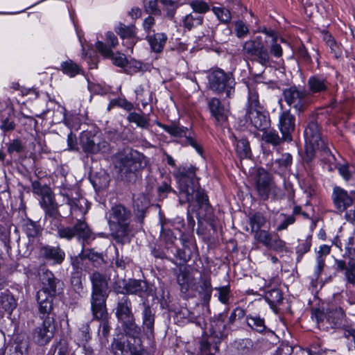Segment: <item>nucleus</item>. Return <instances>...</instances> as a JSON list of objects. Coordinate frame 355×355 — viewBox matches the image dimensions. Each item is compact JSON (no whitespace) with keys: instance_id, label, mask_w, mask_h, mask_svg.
<instances>
[{"instance_id":"obj_1","label":"nucleus","mask_w":355,"mask_h":355,"mask_svg":"<svg viewBox=\"0 0 355 355\" xmlns=\"http://www.w3.org/2000/svg\"><path fill=\"white\" fill-rule=\"evenodd\" d=\"M196 170L193 166H184L179 168L174 173L179 184L180 201L182 203L196 202L199 207L197 213L198 223L205 221L214 228L215 217L213 209L204 191L199 188Z\"/></svg>"},{"instance_id":"obj_2","label":"nucleus","mask_w":355,"mask_h":355,"mask_svg":"<svg viewBox=\"0 0 355 355\" xmlns=\"http://www.w3.org/2000/svg\"><path fill=\"white\" fill-rule=\"evenodd\" d=\"M92 283L91 311L98 318L106 315V300L109 295V278L103 273L94 270L89 274Z\"/></svg>"},{"instance_id":"obj_3","label":"nucleus","mask_w":355,"mask_h":355,"mask_svg":"<svg viewBox=\"0 0 355 355\" xmlns=\"http://www.w3.org/2000/svg\"><path fill=\"white\" fill-rule=\"evenodd\" d=\"M268 42L267 37L263 39L261 36H257L254 39L247 40L242 46L243 54L248 59L263 67L270 66L272 60L266 45Z\"/></svg>"},{"instance_id":"obj_4","label":"nucleus","mask_w":355,"mask_h":355,"mask_svg":"<svg viewBox=\"0 0 355 355\" xmlns=\"http://www.w3.org/2000/svg\"><path fill=\"white\" fill-rule=\"evenodd\" d=\"M209 85L211 90L225 93L226 98H231L235 94V80L232 73H227L220 69L213 70L208 75Z\"/></svg>"},{"instance_id":"obj_5","label":"nucleus","mask_w":355,"mask_h":355,"mask_svg":"<svg viewBox=\"0 0 355 355\" xmlns=\"http://www.w3.org/2000/svg\"><path fill=\"white\" fill-rule=\"evenodd\" d=\"M131 212L122 205H116L110 211L109 223L114 228V235L123 239L129 234Z\"/></svg>"},{"instance_id":"obj_6","label":"nucleus","mask_w":355,"mask_h":355,"mask_svg":"<svg viewBox=\"0 0 355 355\" xmlns=\"http://www.w3.org/2000/svg\"><path fill=\"white\" fill-rule=\"evenodd\" d=\"M284 100L298 115L304 112L311 103L309 93L304 89L293 85L283 90Z\"/></svg>"},{"instance_id":"obj_7","label":"nucleus","mask_w":355,"mask_h":355,"mask_svg":"<svg viewBox=\"0 0 355 355\" xmlns=\"http://www.w3.org/2000/svg\"><path fill=\"white\" fill-rule=\"evenodd\" d=\"M304 139L306 153L308 156H310V159L313 157L314 153L317 150L329 151L316 122L311 121L308 124L304 130Z\"/></svg>"},{"instance_id":"obj_8","label":"nucleus","mask_w":355,"mask_h":355,"mask_svg":"<svg viewBox=\"0 0 355 355\" xmlns=\"http://www.w3.org/2000/svg\"><path fill=\"white\" fill-rule=\"evenodd\" d=\"M255 189L261 200H266L270 194L277 197L280 191L270 174L263 169H259L255 178Z\"/></svg>"},{"instance_id":"obj_9","label":"nucleus","mask_w":355,"mask_h":355,"mask_svg":"<svg viewBox=\"0 0 355 355\" xmlns=\"http://www.w3.org/2000/svg\"><path fill=\"white\" fill-rule=\"evenodd\" d=\"M155 123L157 126L162 128L172 137L179 138L184 137L187 144L192 146L200 155H202L203 150L201 145L191 137L189 129L187 127L180 125V124L177 121H172L168 125L163 124L159 121H157Z\"/></svg>"},{"instance_id":"obj_10","label":"nucleus","mask_w":355,"mask_h":355,"mask_svg":"<svg viewBox=\"0 0 355 355\" xmlns=\"http://www.w3.org/2000/svg\"><path fill=\"white\" fill-rule=\"evenodd\" d=\"M245 125L250 132L265 131L270 125V117L263 109L245 111Z\"/></svg>"},{"instance_id":"obj_11","label":"nucleus","mask_w":355,"mask_h":355,"mask_svg":"<svg viewBox=\"0 0 355 355\" xmlns=\"http://www.w3.org/2000/svg\"><path fill=\"white\" fill-rule=\"evenodd\" d=\"M81 147L87 154L105 153L109 149L108 143L101 141L94 134L89 131H83L80 137Z\"/></svg>"},{"instance_id":"obj_12","label":"nucleus","mask_w":355,"mask_h":355,"mask_svg":"<svg viewBox=\"0 0 355 355\" xmlns=\"http://www.w3.org/2000/svg\"><path fill=\"white\" fill-rule=\"evenodd\" d=\"M91 233L87 224L80 220H78L73 227L61 226L58 229V237L67 241L76 236L79 239L87 240L90 237Z\"/></svg>"},{"instance_id":"obj_13","label":"nucleus","mask_w":355,"mask_h":355,"mask_svg":"<svg viewBox=\"0 0 355 355\" xmlns=\"http://www.w3.org/2000/svg\"><path fill=\"white\" fill-rule=\"evenodd\" d=\"M312 318L318 323L322 322L326 319L332 328H337L343 324L344 311L340 307L329 308L326 313L320 309H314L312 311Z\"/></svg>"},{"instance_id":"obj_14","label":"nucleus","mask_w":355,"mask_h":355,"mask_svg":"<svg viewBox=\"0 0 355 355\" xmlns=\"http://www.w3.org/2000/svg\"><path fill=\"white\" fill-rule=\"evenodd\" d=\"M208 108L214 124L218 126L224 125L230 115V109L225 107L217 98H211L208 101Z\"/></svg>"},{"instance_id":"obj_15","label":"nucleus","mask_w":355,"mask_h":355,"mask_svg":"<svg viewBox=\"0 0 355 355\" xmlns=\"http://www.w3.org/2000/svg\"><path fill=\"white\" fill-rule=\"evenodd\" d=\"M54 330V318L53 316L46 317L43 320L42 324L35 330L33 335L35 341L40 345L49 343L53 337Z\"/></svg>"},{"instance_id":"obj_16","label":"nucleus","mask_w":355,"mask_h":355,"mask_svg":"<svg viewBox=\"0 0 355 355\" xmlns=\"http://www.w3.org/2000/svg\"><path fill=\"white\" fill-rule=\"evenodd\" d=\"M279 127L284 141L292 140L291 134L295 130V118L290 110L283 112L279 117Z\"/></svg>"},{"instance_id":"obj_17","label":"nucleus","mask_w":355,"mask_h":355,"mask_svg":"<svg viewBox=\"0 0 355 355\" xmlns=\"http://www.w3.org/2000/svg\"><path fill=\"white\" fill-rule=\"evenodd\" d=\"M309 94H324L329 89L330 83L322 75H313L307 80Z\"/></svg>"},{"instance_id":"obj_18","label":"nucleus","mask_w":355,"mask_h":355,"mask_svg":"<svg viewBox=\"0 0 355 355\" xmlns=\"http://www.w3.org/2000/svg\"><path fill=\"white\" fill-rule=\"evenodd\" d=\"M114 29L121 39L126 40L124 45H126L128 49L132 52V48L137 41L135 26L134 25L126 26L119 23Z\"/></svg>"},{"instance_id":"obj_19","label":"nucleus","mask_w":355,"mask_h":355,"mask_svg":"<svg viewBox=\"0 0 355 355\" xmlns=\"http://www.w3.org/2000/svg\"><path fill=\"white\" fill-rule=\"evenodd\" d=\"M42 257L53 264H60L65 258V253L60 247L46 245L40 250Z\"/></svg>"},{"instance_id":"obj_20","label":"nucleus","mask_w":355,"mask_h":355,"mask_svg":"<svg viewBox=\"0 0 355 355\" xmlns=\"http://www.w3.org/2000/svg\"><path fill=\"white\" fill-rule=\"evenodd\" d=\"M116 315L120 322L135 318L132 312V304L128 297L123 296L119 301L116 309Z\"/></svg>"},{"instance_id":"obj_21","label":"nucleus","mask_w":355,"mask_h":355,"mask_svg":"<svg viewBox=\"0 0 355 355\" xmlns=\"http://www.w3.org/2000/svg\"><path fill=\"white\" fill-rule=\"evenodd\" d=\"M96 48L103 55L110 58L114 65L123 67L127 64V59L124 54H114L112 51L103 42L98 41L96 43Z\"/></svg>"},{"instance_id":"obj_22","label":"nucleus","mask_w":355,"mask_h":355,"mask_svg":"<svg viewBox=\"0 0 355 355\" xmlns=\"http://www.w3.org/2000/svg\"><path fill=\"white\" fill-rule=\"evenodd\" d=\"M228 311L229 309H227L225 312L219 313L210 322V333L216 338L220 339L225 336L226 329L225 321Z\"/></svg>"},{"instance_id":"obj_23","label":"nucleus","mask_w":355,"mask_h":355,"mask_svg":"<svg viewBox=\"0 0 355 355\" xmlns=\"http://www.w3.org/2000/svg\"><path fill=\"white\" fill-rule=\"evenodd\" d=\"M54 297H49L44 292H37V300L39 304V311L40 317L44 320L46 317L53 316L51 313L53 309V300Z\"/></svg>"},{"instance_id":"obj_24","label":"nucleus","mask_w":355,"mask_h":355,"mask_svg":"<svg viewBox=\"0 0 355 355\" xmlns=\"http://www.w3.org/2000/svg\"><path fill=\"white\" fill-rule=\"evenodd\" d=\"M144 310L142 311V328L148 336H153L155 324V313L150 306L143 303Z\"/></svg>"},{"instance_id":"obj_25","label":"nucleus","mask_w":355,"mask_h":355,"mask_svg":"<svg viewBox=\"0 0 355 355\" xmlns=\"http://www.w3.org/2000/svg\"><path fill=\"white\" fill-rule=\"evenodd\" d=\"M42 288L38 292H44L49 297H54L58 282L53 274L50 271H46L42 278Z\"/></svg>"},{"instance_id":"obj_26","label":"nucleus","mask_w":355,"mask_h":355,"mask_svg":"<svg viewBox=\"0 0 355 355\" xmlns=\"http://www.w3.org/2000/svg\"><path fill=\"white\" fill-rule=\"evenodd\" d=\"M128 294L137 295L143 297L148 291V284L144 281L132 279L130 280L125 286Z\"/></svg>"},{"instance_id":"obj_27","label":"nucleus","mask_w":355,"mask_h":355,"mask_svg":"<svg viewBox=\"0 0 355 355\" xmlns=\"http://www.w3.org/2000/svg\"><path fill=\"white\" fill-rule=\"evenodd\" d=\"M177 282L182 292L186 293L193 283V277L187 268H180L177 274Z\"/></svg>"},{"instance_id":"obj_28","label":"nucleus","mask_w":355,"mask_h":355,"mask_svg":"<svg viewBox=\"0 0 355 355\" xmlns=\"http://www.w3.org/2000/svg\"><path fill=\"white\" fill-rule=\"evenodd\" d=\"M336 268L338 270H345V277L348 284H355V263L349 262L347 265L343 260H336Z\"/></svg>"},{"instance_id":"obj_29","label":"nucleus","mask_w":355,"mask_h":355,"mask_svg":"<svg viewBox=\"0 0 355 355\" xmlns=\"http://www.w3.org/2000/svg\"><path fill=\"white\" fill-rule=\"evenodd\" d=\"M122 327L126 336L134 339H139L141 334V327L136 324L135 318H132L123 322Z\"/></svg>"},{"instance_id":"obj_30","label":"nucleus","mask_w":355,"mask_h":355,"mask_svg":"<svg viewBox=\"0 0 355 355\" xmlns=\"http://www.w3.org/2000/svg\"><path fill=\"white\" fill-rule=\"evenodd\" d=\"M203 16L197 12H191L185 15L182 19L183 27L188 31L191 30L202 24Z\"/></svg>"},{"instance_id":"obj_31","label":"nucleus","mask_w":355,"mask_h":355,"mask_svg":"<svg viewBox=\"0 0 355 355\" xmlns=\"http://www.w3.org/2000/svg\"><path fill=\"white\" fill-rule=\"evenodd\" d=\"M235 148L236 152L241 159H247L251 157L250 143L247 139H235Z\"/></svg>"},{"instance_id":"obj_32","label":"nucleus","mask_w":355,"mask_h":355,"mask_svg":"<svg viewBox=\"0 0 355 355\" xmlns=\"http://www.w3.org/2000/svg\"><path fill=\"white\" fill-rule=\"evenodd\" d=\"M323 40L325 42L327 46L330 49L331 53L333 54L336 58H339L342 55V49L339 44H338L334 38L328 32L324 31Z\"/></svg>"},{"instance_id":"obj_33","label":"nucleus","mask_w":355,"mask_h":355,"mask_svg":"<svg viewBox=\"0 0 355 355\" xmlns=\"http://www.w3.org/2000/svg\"><path fill=\"white\" fill-rule=\"evenodd\" d=\"M167 40V36L164 33H156L148 37V42L151 49L156 53L163 50L164 46Z\"/></svg>"},{"instance_id":"obj_34","label":"nucleus","mask_w":355,"mask_h":355,"mask_svg":"<svg viewBox=\"0 0 355 355\" xmlns=\"http://www.w3.org/2000/svg\"><path fill=\"white\" fill-rule=\"evenodd\" d=\"M259 109H263V107L259 103L257 90L254 87H248V98L245 111Z\"/></svg>"},{"instance_id":"obj_35","label":"nucleus","mask_w":355,"mask_h":355,"mask_svg":"<svg viewBox=\"0 0 355 355\" xmlns=\"http://www.w3.org/2000/svg\"><path fill=\"white\" fill-rule=\"evenodd\" d=\"M247 324L252 329L259 333L265 331L266 327L265 325V320L258 315H248L246 316Z\"/></svg>"},{"instance_id":"obj_36","label":"nucleus","mask_w":355,"mask_h":355,"mask_svg":"<svg viewBox=\"0 0 355 355\" xmlns=\"http://www.w3.org/2000/svg\"><path fill=\"white\" fill-rule=\"evenodd\" d=\"M212 11L221 23L228 24L230 22L232 15L228 9L224 7L214 6L212 8Z\"/></svg>"},{"instance_id":"obj_37","label":"nucleus","mask_w":355,"mask_h":355,"mask_svg":"<svg viewBox=\"0 0 355 355\" xmlns=\"http://www.w3.org/2000/svg\"><path fill=\"white\" fill-rule=\"evenodd\" d=\"M59 205L57 202L47 206L42 209L44 211V219L46 220H49L51 222L53 220H59L61 217V214L58 210Z\"/></svg>"},{"instance_id":"obj_38","label":"nucleus","mask_w":355,"mask_h":355,"mask_svg":"<svg viewBox=\"0 0 355 355\" xmlns=\"http://www.w3.org/2000/svg\"><path fill=\"white\" fill-rule=\"evenodd\" d=\"M180 0H160L164 9L166 11L168 18L173 19L180 5Z\"/></svg>"},{"instance_id":"obj_39","label":"nucleus","mask_w":355,"mask_h":355,"mask_svg":"<svg viewBox=\"0 0 355 355\" xmlns=\"http://www.w3.org/2000/svg\"><path fill=\"white\" fill-rule=\"evenodd\" d=\"M266 218L259 212L255 213L250 218V225L251 226L252 232H256L261 230L260 229L265 225Z\"/></svg>"},{"instance_id":"obj_40","label":"nucleus","mask_w":355,"mask_h":355,"mask_svg":"<svg viewBox=\"0 0 355 355\" xmlns=\"http://www.w3.org/2000/svg\"><path fill=\"white\" fill-rule=\"evenodd\" d=\"M61 67L63 73L70 77H74L80 71L79 66L71 60L62 62Z\"/></svg>"},{"instance_id":"obj_41","label":"nucleus","mask_w":355,"mask_h":355,"mask_svg":"<svg viewBox=\"0 0 355 355\" xmlns=\"http://www.w3.org/2000/svg\"><path fill=\"white\" fill-rule=\"evenodd\" d=\"M293 158L291 155L289 153H285L282 155L279 159L275 160L274 164L277 165L279 168L275 169L276 172L281 173L288 168H289L292 164Z\"/></svg>"},{"instance_id":"obj_42","label":"nucleus","mask_w":355,"mask_h":355,"mask_svg":"<svg viewBox=\"0 0 355 355\" xmlns=\"http://www.w3.org/2000/svg\"><path fill=\"white\" fill-rule=\"evenodd\" d=\"M0 306L5 311H12L15 308L16 303L14 297L6 293H1Z\"/></svg>"},{"instance_id":"obj_43","label":"nucleus","mask_w":355,"mask_h":355,"mask_svg":"<svg viewBox=\"0 0 355 355\" xmlns=\"http://www.w3.org/2000/svg\"><path fill=\"white\" fill-rule=\"evenodd\" d=\"M127 119L129 122L135 123L139 127L143 128H147L149 125L148 119L144 116L137 112H130L128 114Z\"/></svg>"},{"instance_id":"obj_44","label":"nucleus","mask_w":355,"mask_h":355,"mask_svg":"<svg viewBox=\"0 0 355 355\" xmlns=\"http://www.w3.org/2000/svg\"><path fill=\"white\" fill-rule=\"evenodd\" d=\"M263 132L262 139L266 143L273 146H277L282 142V139L275 130H265Z\"/></svg>"},{"instance_id":"obj_45","label":"nucleus","mask_w":355,"mask_h":355,"mask_svg":"<svg viewBox=\"0 0 355 355\" xmlns=\"http://www.w3.org/2000/svg\"><path fill=\"white\" fill-rule=\"evenodd\" d=\"M149 204L148 198L144 195H139L134 200V206L142 217H144L145 210L148 207Z\"/></svg>"},{"instance_id":"obj_46","label":"nucleus","mask_w":355,"mask_h":355,"mask_svg":"<svg viewBox=\"0 0 355 355\" xmlns=\"http://www.w3.org/2000/svg\"><path fill=\"white\" fill-rule=\"evenodd\" d=\"M161 239L164 241L167 250H168L174 244L177 238L174 236L173 232L171 230L164 229L162 227Z\"/></svg>"},{"instance_id":"obj_47","label":"nucleus","mask_w":355,"mask_h":355,"mask_svg":"<svg viewBox=\"0 0 355 355\" xmlns=\"http://www.w3.org/2000/svg\"><path fill=\"white\" fill-rule=\"evenodd\" d=\"M215 290L218 292V299L223 304H228L231 297V291L229 286L216 287Z\"/></svg>"},{"instance_id":"obj_48","label":"nucleus","mask_w":355,"mask_h":355,"mask_svg":"<svg viewBox=\"0 0 355 355\" xmlns=\"http://www.w3.org/2000/svg\"><path fill=\"white\" fill-rule=\"evenodd\" d=\"M200 288V293L203 295V298L205 300H209L212 291L210 279L208 277L202 278L201 279Z\"/></svg>"},{"instance_id":"obj_49","label":"nucleus","mask_w":355,"mask_h":355,"mask_svg":"<svg viewBox=\"0 0 355 355\" xmlns=\"http://www.w3.org/2000/svg\"><path fill=\"white\" fill-rule=\"evenodd\" d=\"M92 316L93 319L101 321L98 330L99 334H101L104 338H106L108 336L110 330V326L108 322L109 314L107 313V310L106 309V315L103 318H98L93 313Z\"/></svg>"},{"instance_id":"obj_50","label":"nucleus","mask_w":355,"mask_h":355,"mask_svg":"<svg viewBox=\"0 0 355 355\" xmlns=\"http://www.w3.org/2000/svg\"><path fill=\"white\" fill-rule=\"evenodd\" d=\"M268 44L270 45L269 54L275 58H279L283 55V49L279 44L277 43V39H271L268 40Z\"/></svg>"},{"instance_id":"obj_51","label":"nucleus","mask_w":355,"mask_h":355,"mask_svg":"<svg viewBox=\"0 0 355 355\" xmlns=\"http://www.w3.org/2000/svg\"><path fill=\"white\" fill-rule=\"evenodd\" d=\"M234 32L237 37L243 38L248 35L249 28L243 21H236L234 22Z\"/></svg>"},{"instance_id":"obj_52","label":"nucleus","mask_w":355,"mask_h":355,"mask_svg":"<svg viewBox=\"0 0 355 355\" xmlns=\"http://www.w3.org/2000/svg\"><path fill=\"white\" fill-rule=\"evenodd\" d=\"M31 187L33 193L40 196V198L43 197L51 191L50 187L46 185H42L37 180L32 182Z\"/></svg>"},{"instance_id":"obj_53","label":"nucleus","mask_w":355,"mask_h":355,"mask_svg":"<svg viewBox=\"0 0 355 355\" xmlns=\"http://www.w3.org/2000/svg\"><path fill=\"white\" fill-rule=\"evenodd\" d=\"M112 352L114 355H130L124 343L114 340L112 344Z\"/></svg>"},{"instance_id":"obj_54","label":"nucleus","mask_w":355,"mask_h":355,"mask_svg":"<svg viewBox=\"0 0 355 355\" xmlns=\"http://www.w3.org/2000/svg\"><path fill=\"white\" fill-rule=\"evenodd\" d=\"M190 6L193 9L192 12H197L202 15L209 9L208 4L204 1L196 0L190 3Z\"/></svg>"},{"instance_id":"obj_55","label":"nucleus","mask_w":355,"mask_h":355,"mask_svg":"<svg viewBox=\"0 0 355 355\" xmlns=\"http://www.w3.org/2000/svg\"><path fill=\"white\" fill-rule=\"evenodd\" d=\"M80 258L81 259L87 258L95 265H100L103 261L102 254L94 252L93 250H88L85 254H83V257H80Z\"/></svg>"},{"instance_id":"obj_56","label":"nucleus","mask_w":355,"mask_h":355,"mask_svg":"<svg viewBox=\"0 0 355 355\" xmlns=\"http://www.w3.org/2000/svg\"><path fill=\"white\" fill-rule=\"evenodd\" d=\"M158 0H144V5L146 10L154 15H160L161 10L157 5Z\"/></svg>"},{"instance_id":"obj_57","label":"nucleus","mask_w":355,"mask_h":355,"mask_svg":"<svg viewBox=\"0 0 355 355\" xmlns=\"http://www.w3.org/2000/svg\"><path fill=\"white\" fill-rule=\"evenodd\" d=\"M184 248L182 250L176 249L175 252L171 250V252L176 254L177 257L184 262H187L191 257V252L189 248H187L184 243H182Z\"/></svg>"},{"instance_id":"obj_58","label":"nucleus","mask_w":355,"mask_h":355,"mask_svg":"<svg viewBox=\"0 0 355 355\" xmlns=\"http://www.w3.org/2000/svg\"><path fill=\"white\" fill-rule=\"evenodd\" d=\"M24 149V147L19 139H13L8 146V152L9 154L20 153Z\"/></svg>"},{"instance_id":"obj_59","label":"nucleus","mask_w":355,"mask_h":355,"mask_svg":"<svg viewBox=\"0 0 355 355\" xmlns=\"http://www.w3.org/2000/svg\"><path fill=\"white\" fill-rule=\"evenodd\" d=\"M280 217H282L284 220L277 227V231L286 230L288 225L293 224L295 221L293 215L286 216L284 214H281Z\"/></svg>"},{"instance_id":"obj_60","label":"nucleus","mask_w":355,"mask_h":355,"mask_svg":"<svg viewBox=\"0 0 355 355\" xmlns=\"http://www.w3.org/2000/svg\"><path fill=\"white\" fill-rule=\"evenodd\" d=\"M24 231L28 237H35L39 233V228L34 222L29 220L24 225Z\"/></svg>"},{"instance_id":"obj_61","label":"nucleus","mask_w":355,"mask_h":355,"mask_svg":"<svg viewBox=\"0 0 355 355\" xmlns=\"http://www.w3.org/2000/svg\"><path fill=\"white\" fill-rule=\"evenodd\" d=\"M112 105H116V106L121 107L127 111H130L133 109V105L132 103L128 101L125 98H119L111 101Z\"/></svg>"},{"instance_id":"obj_62","label":"nucleus","mask_w":355,"mask_h":355,"mask_svg":"<svg viewBox=\"0 0 355 355\" xmlns=\"http://www.w3.org/2000/svg\"><path fill=\"white\" fill-rule=\"evenodd\" d=\"M267 297L272 304H279L283 300V295L279 289L271 290L268 293Z\"/></svg>"},{"instance_id":"obj_63","label":"nucleus","mask_w":355,"mask_h":355,"mask_svg":"<svg viewBox=\"0 0 355 355\" xmlns=\"http://www.w3.org/2000/svg\"><path fill=\"white\" fill-rule=\"evenodd\" d=\"M55 202V196L52 191H49L40 200V205L42 209Z\"/></svg>"},{"instance_id":"obj_64","label":"nucleus","mask_w":355,"mask_h":355,"mask_svg":"<svg viewBox=\"0 0 355 355\" xmlns=\"http://www.w3.org/2000/svg\"><path fill=\"white\" fill-rule=\"evenodd\" d=\"M16 126L15 122L14 120H12L9 117L3 119L1 121V124L0 125V129L3 132H11L15 130Z\"/></svg>"}]
</instances>
